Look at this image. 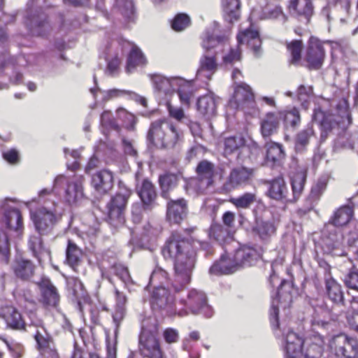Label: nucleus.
<instances>
[{"mask_svg":"<svg viewBox=\"0 0 358 358\" xmlns=\"http://www.w3.org/2000/svg\"><path fill=\"white\" fill-rule=\"evenodd\" d=\"M329 325L328 322L324 321L317 316H314L311 320L313 330L318 333L320 330L327 329Z\"/></svg>","mask_w":358,"mask_h":358,"instance_id":"nucleus-64","label":"nucleus"},{"mask_svg":"<svg viewBox=\"0 0 358 358\" xmlns=\"http://www.w3.org/2000/svg\"><path fill=\"white\" fill-rule=\"evenodd\" d=\"M287 9L291 16L308 22L313 14L314 6L313 0H289Z\"/></svg>","mask_w":358,"mask_h":358,"instance_id":"nucleus-14","label":"nucleus"},{"mask_svg":"<svg viewBox=\"0 0 358 358\" xmlns=\"http://www.w3.org/2000/svg\"><path fill=\"white\" fill-rule=\"evenodd\" d=\"M34 266L29 260L20 259L16 261L14 271L17 276L22 279H28L32 276Z\"/></svg>","mask_w":358,"mask_h":358,"instance_id":"nucleus-42","label":"nucleus"},{"mask_svg":"<svg viewBox=\"0 0 358 358\" xmlns=\"http://www.w3.org/2000/svg\"><path fill=\"white\" fill-rule=\"evenodd\" d=\"M197 110L204 117L209 119L216 114L217 103L215 97L207 94L197 101Z\"/></svg>","mask_w":358,"mask_h":358,"instance_id":"nucleus-28","label":"nucleus"},{"mask_svg":"<svg viewBox=\"0 0 358 358\" xmlns=\"http://www.w3.org/2000/svg\"><path fill=\"white\" fill-rule=\"evenodd\" d=\"M153 86L160 94L171 96L176 91L181 103L189 105L194 94V86L191 81L180 77L166 78L162 75H154L152 77Z\"/></svg>","mask_w":358,"mask_h":358,"instance_id":"nucleus-2","label":"nucleus"},{"mask_svg":"<svg viewBox=\"0 0 358 358\" xmlns=\"http://www.w3.org/2000/svg\"><path fill=\"white\" fill-rule=\"evenodd\" d=\"M331 345L338 356L344 358L358 357V341L356 338L345 334H339L333 338Z\"/></svg>","mask_w":358,"mask_h":358,"instance_id":"nucleus-10","label":"nucleus"},{"mask_svg":"<svg viewBox=\"0 0 358 358\" xmlns=\"http://www.w3.org/2000/svg\"><path fill=\"white\" fill-rule=\"evenodd\" d=\"M166 106L169 113L171 117L178 121H181L185 117V113L182 108L174 107L170 102H167Z\"/></svg>","mask_w":358,"mask_h":358,"instance_id":"nucleus-61","label":"nucleus"},{"mask_svg":"<svg viewBox=\"0 0 358 358\" xmlns=\"http://www.w3.org/2000/svg\"><path fill=\"white\" fill-rule=\"evenodd\" d=\"M101 124L106 129H117L118 125L113 117L112 113L108 111H104L101 115Z\"/></svg>","mask_w":358,"mask_h":358,"instance_id":"nucleus-58","label":"nucleus"},{"mask_svg":"<svg viewBox=\"0 0 358 358\" xmlns=\"http://www.w3.org/2000/svg\"><path fill=\"white\" fill-rule=\"evenodd\" d=\"M306 179V173L305 171H299L295 173L291 178L293 194L295 199L298 198L304 187Z\"/></svg>","mask_w":358,"mask_h":358,"instance_id":"nucleus-47","label":"nucleus"},{"mask_svg":"<svg viewBox=\"0 0 358 358\" xmlns=\"http://www.w3.org/2000/svg\"><path fill=\"white\" fill-rule=\"evenodd\" d=\"M324 59V50L320 41L314 37L309 40L306 51V59L309 66L313 69H319Z\"/></svg>","mask_w":358,"mask_h":358,"instance_id":"nucleus-16","label":"nucleus"},{"mask_svg":"<svg viewBox=\"0 0 358 358\" xmlns=\"http://www.w3.org/2000/svg\"><path fill=\"white\" fill-rule=\"evenodd\" d=\"M43 303L52 307H56L59 301V296L57 289L50 283L48 282L43 288Z\"/></svg>","mask_w":358,"mask_h":358,"instance_id":"nucleus-41","label":"nucleus"},{"mask_svg":"<svg viewBox=\"0 0 358 358\" xmlns=\"http://www.w3.org/2000/svg\"><path fill=\"white\" fill-rule=\"evenodd\" d=\"M224 153L225 155H231L240 150L245 146V140L241 135L226 137L224 139Z\"/></svg>","mask_w":358,"mask_h":358,"instance_id":"nucleus-37","label":"nucleus"},{"mask_svg":"<svg viewBox=\"0 0 358 358\" xmlns=\"http://www.w3.org/2000/svg\"><path fill=\"white\" fill-rule=\"evenodd\" d=\"M287 49L292 57V62H299L301 59V52L303 48L302 42L295 40L287 44Z\"/></svg>","mask_w":358,"mask_h":358,"instance_id":"nucleus-57","label":"nucleus"},{"mask_svg":"<svg viewBox=\"0 0 358 358\" xmlns=\"http://www.w3.org/2000/svg\"><path fill=\"white\" fill-rule=\"evenodd\" d=\"M163 338L169 344L176 343L179 338L178 332L174 329L168 328L164 331Z\"/></svg>","mask_w":358,"mask_h":358,"instance_id":"nucleus-63","label":"nucleus"},{"mask_svg":"<svg viewBox=\"0 0 358 358\" xmlns=\"http://www.w3.org/2000/svg\"><path fill=\"white\" fill-rule=\"evenodd\" d=\"M256 200V195L252 193H245L236 198L230 199L229 201L238 208H248Z\"/></svg>","mask_w":358,"mask_h":358,"instance_id":"nucleus-51","label":"nucleus"},{"mask_svg":"<svg viewBox=\"0 0 358 358\" xmlns=\"http://www.w3.org/2000/svg\"><path fill=\"white\" fill-rule=\"evenodd\" d=\"M92 184L99 194L107 193L113 187L114 178L113 173L105 169L97 172L92 177Z\"/></svg>","mask_w":358,"mask_h":358,"instance_id":"nucleus-21","label":"nucleus"},{"mask_svg":"<svg viewBox=\"0 0 358 358\" xmlns=\"http://www.w3.org/2000/svg\"><path fill=\"white\" fill-rule=\"evenodd\" d=\"M182 138V133L166 120L152 122L148 138L155 146L161 148H173Z\"/></svg>","mask_w":358,"mask_h":358,"instance_id":"nucleus-3","label":"nucleus"},{"mask_svg":"<svg viewBox=\"0 0 358 358\" xmlns=\"http://www.w3.org/2000/svg\"><path fill=\"white\" fill-rule=\"evenodd\" d=\"M66 261L67 264L75 271H78V266L81 262L82 251L72 241H69L66 251Z\"/></svg>","mask_w":358,"mask_h":358,"instance_id":"nucleus-35","label":"nucleus"},{"mask_svg":"<svg viewBox=\"0 0 358 358\" xmlns=\"http://www.w3.org/2000/svg\"><path fill=\"white\" fill-rule=\"evenodd\" d=\"M234 99L237 107L243 109L253 108L255 106V96L251 87L245 83L236 85Z\"/></svg>","mask_w":358,"mask_h":358,"instance_id":"nucleus-18","label":"nucleus"},{"mask_svg":"<svg viewBox=\"0 0 358 358\" xmlns=\"http://www.w3.org/2000/svg\"><path fill=\"white\" fill-rule=\"evenodd\" d=\"M344 282L349 289L358 292V269L352 268L345 276Z\"/></svg>","mask_w":358,"mask_h":358,"instance_id":"nucleus-55","label":"nucleus"},{"mask_svg":"<svg viewBox=\"0 0 358 358\" xmlns=\"http://www.w3.org/2000/svg\"><path fill=\"white\" fill-rule=\"evenodd\" d=\"M222 59L225 64H231L241 59V52L238 48L231 49L228 53L223 56Z\"/></svg>","mask_w":358,"mask_h":358,"instance_id":"nucleus-60","label":"nucleus"},{"mask_svg":"<svg viewBox=\"0 0 358 358\" xmlns=\"http://www.w3.org/2000/svg\"><path fill=\"white\" fill-rule=\"evenodd\" d=\"M190 19L186 14L180 13L173 19L171 27L176 31H181L189 26Z\"/></svg>","mask_w":358,"mask_h":358,"instance_id":"nucleus-54","label":"nucleus"},{"mask_svg":"<svg viewBox=\"0 0 358 358\" xmlns=\"http://www.w3.org/2000/svg\"><path fill=\"white\" fill-rule=\"evenodd\" d=\"M253 230L256 231L261 238L264 239L275 231L273 224L263 220H257L256 225Z\"/></svg>","mask_w":358,"mask_h":358,"instance_id":"nucleus-52","label":"nucleus"},{"mask_svg":"<svg viewBox=\"0 0 358 358\" xmlns=\"http://www.w3.org/2000/svg\"><path fill=\"white\" fill-rule=\"evenodd\" d=\"M115 272L117 276L126 285L131 281L128 269L122 266L119 265L115 267Z\"/></svg>","mask_w":358,"mask_h":358,"instance_id":"nucleus-62","label":"nucleus"},{"mask_svg":"<svg viewBox=\"0 0 358 358\" xmlns=\"http://www.w3.org/2000/svg\"><path fill=\"white\" fill-rule=\"evenodd\" d=\"M326 290L329 298L335 303L342 302L343 293L341 285L332 278H326Z\"/></svg>","mask_w":358,"mask_h":358,"instance_id":"nucleus-40","label":"nucleus"},{"mask_svg":"<svg viewBox=\"0 0 358 358\" xmlns=\"http://www.w3.org/2000/svg\"><path fill=\"white\" fill-rule=\"evenodd\" d=\"M83 180L81 176L67 179L64 176L59 175L55 179L54 187L66 184L64 199L69 204H74L83 197Z\"/></svg>","mask_w":358,"mask_h":358,"instance_id":"nucleus-8","label":"nucleus"},{"mask_svg":"<svg viewBox=\"0 0 358 358\" xmlns=\"http://www.w3.org/2000/svg\"><path fill=\"white\" fill-rule=\"evenodd\" d=\"M221 6L227 21L233 22L238 20L241 15L240 0H221Z\"/></svg>","mask_w":358,"mask_h":358,"instance_id":"nucleus-29","label":"nucleus"},{"mask_svg":"<svg viewBox=\"0 0 358 358\" xmlns=\"http://www.w3.org/2000/svg\"><path fill=\"white\" fill-rule=\"evenodd\" d=\"M283 117L286 122L293 127L298 126L301 122L299 111L296 108H293L286 114H283Z\"/></svg>","mask_w":358,"mask_h":358,"instance_id":"nucleus-59","label":"nucleus"},{"mask_svg":"<svg viewBox=\"0 0 358 358\" xmlns=\"http://www.w3.org/2000/svg\"><path fill=\"white\" fill-rule=\"evenodd\" d=\"M147 60L141 50L136 45H134L130 51L127 59L126 70L131 73L136 66H143Z\"/></svg>","mask_w":358,"mask_h":358,"instance_id":"nucleus-36","label":"nucleus"},{"mask_svg":"<svg viewBox=\"0 0 358 358\" xmlns=\"http://www.w3.org/2000/svg\"><path fill=\"white\" fill-rule=\"evenodd\" d=\"M34 338L36 341L38 348L41 351L45 352L51 348L52 340L50 334L43 327H37L34 334Z\"/></svg>","mask_w":358,"mask_h":358,"instance_id":"nucleus-44","label":"nucleus"},{"mask_svg":"<svg viewBox=\"0 0 358 358\" xmlns=\"http://www.w3.org/2000/svg\"><path fill=\"white\" fill-rule=\"evenodd\" d=\"M102 99L103 101H108L111 99L129 95L131 96L133 92L124 90L112 89L109 90L102 91Z\"/></svg>","mask_w":358,"mask_h":358,"instance_id":"nucleus-56","label":"nucleus"},{"mask_svg":"<svg viewBox=\"0 0 358 358\" xmlns=\"http://www.w3.org/2000/svg\"><path fill=\"white\" fill-rule=\"evenodd\" d=\"M210 236L222 244L232 240L233 233L228 227L220 224H215L210 227Z\"/></svg>","mask_w":358,"mask_h":358,"instance_id":"nucleus-38","label":"nucleus"},{"mask_svg":"<svg viewBox=\"0 0 358 358\" xmlns=\"http://www.w3.org/2000/svg\"><path fill=\"white\" fill-rule=\"evenodd\" d=\"M285 350L290 357L295 358L301 355L305 340H303L296 333L289 330L285 334Z\"/></svg>","mask_w":358,"mask_h":358,"instance_id":"nucleus-25","label":"nucleus"},{"mask_svg":"<svg viewBox=\"0 0 358 358\" xmlns=\"http://www.w3.org/2000/svg\"><path fill=\"white\" fill-rule=\"evenodd\" d=\"M5 223L10 230L17 231L22 226V216L15 208L8 209L5 213Z\"/></svg>","mask_w":358,"mask_h":358,"instance_id":"nucleus-43","label":"nucleus"},{"mask_svg":"<svg viewBox=\"0 0 358 358\" xmlns=\"http://www.w3.org/2000/svg\"><path fill=\"white\" fill-rule=\"evenodd\" d=\"M239 269L234 255L232 257L222 255L209 270L211 274L222 275L232 273Z\"/></svg>","mask_w":358,"mask_h":358,"instance_id":"nucleus-22","label":"nucleus"},{"mask_svg":"<svg viewBox=\"0 0 358 358\" xmlns=\"http://www.w3.org/2000/svg\"><path fill=\"white\" fill-rule=\"evenodd\" d=\"M166 204V216L169 222L178 224L187 215V203L184 199H175L173 197L168 199Z\"/></svg>","mask_w":358,"mask_h":358,"instance_id":"nucleus-15","label":"nucleus"},{"mask_svg":"<svg viewBox=\"0 0 358 358\" xmlns=\"http://www.w3.org/2000/svg\"><path fill=\"white\" fill-rule=\"evenodd\" d=\"M315 136V131L312 124H308L307 127L301 130L296 136L295 148L297 151H303L308 145L310 139Z\"/></svg>","mask_w":358,"mask_h":358,"instance_id":"nucleus-39","label":"nucleus"},{"mask_svg":"<svg viewBox=\"0 0 358 358\" xmlns=\"http://www.w3.org/2000/svg\"><path fill=\"white\" fill-rule=\"evenodd\" d=\"M324 341L320 336L312 338H306L302 346L301 354H303L305 358H320L323 352Z\"/></svg>","mask_w":358,"mask_h":358,"instance_id":"nucleus-23","label":"nucleus"},{"mask_svg":"<svg viewBox=\"0 0 358 358\" xmlns=\"http://www.w3.org/2000/svg\"><path fill=\"white\" fill-rule=\"evenodd\" d=\"M192 230H186L185 234L175 232L166 242L162 250L165 258L174 261V276L171 281V291L177 293L183 290L190 282L192 271L196 262L195 243L207 246L190 236Z\"/></svg>","mask_w":358,"mask_h":358,"instance_id":"nucleus-1","label":"nucleus"},{"mask_svg":"<svg viewBox=\"0 0 358 358\" xmlns=\"http://www.w3.org/2000/svg\"><path fill=\"white\" fill-rule=\"evenodd\" d=\"M354 215L353 209L348 206H343L336 210L331 219L329 224L336 227H343L350 222Z\"/></svg>","mask_w":358,"mask_h":358,"instance_id":"nucleus-32","label":"nucleus"},{"mask_svg":"<svg viewBox=\"0 0 358 358\" xmlns=\"http://www.w3.org/2000/svg\"><path fill=\"white\" fill-rule=\"evenodd\" d=\"M181 303L193 314L203 313L208 317L212 315L207 303V296L201 290L192 289L189 291L187 298L181 300Z\"/></svg>","mask_w":358,"mask_h":358,"instance_id":"nucleus-9","label":"nucleus"},{"mask_svg":"<svg viewBox=\"0 0 358 358\" xmlns=\"http://www.w3.org/2000/svg\"><path fill=\"white\" fill-rule=\"evenodd\" d=\"M138 194L141 198L144 208L145 209H151L157 197L155 188L152 183L148 180H144L138 188Z\"/></svg>","mask_w":358,"mask_h":358,"instance_id":"nucleus-26","label":"nucleus"},{"mask_svg":"<svg viewBox=\"0 0 358 358\" xmlns=\"http://www.w3.org/2000/svg\"><path fill=\"white\" fill-rule=\"evenodd\" d=\"M196 173L201 190H204L213 185L215 176V168L213 163L207 160H202L198 164Z\"/></svg>","mask_w":358,"mask_h":358,"instance_id":"nucleus-17","label":"nucleus"},{"mask_svg":"<svg viewBox=\"0 0 358 358\" xmlns=\"http://www.w3.org/2000/svg\"><path fill=\"white\" fill-rule=\"evenodd\" d=\"M287 187L282 178L278 177L269 183L268 195L271 199L275 200L284 199L287 197Z\"/></svg>","mask_w":358,"mask_h":358,"instance_id":"nucleus-33","label":"nucleus"},{"mask_svg":"<svg viewBox=\"0 0 358 358\" xmlns=\"http://www.w3.org/2000/svg\"><path fill=\"white\" fill-rule=\"evenodd\" d=\"M338 114L335 115L329 112H324L320 108H315L312 116V121L319 124L323 133H328L338 124L351 123V116L349 113L348 104L346 100H342L337 105Z\"/></svg>","mask_w":358,"mask_h":358,"instance_id":"nucleus-4","label":"nucleus"},{"mask_svg":"<svg viewBox=\"0 0 358 358\" xmlns=\"http://www.w3.org/2000/svg\"><path fill=\"white\" fill-rule=\"evenodd\" d=\"M254 170L245 167L235 168L231 170L226 187L229 189H234L247 183L252 177Z\"/></svg>","mask_w":358,"mask_h":358,"instance_id":"nucleus-20","label":"nucleus"},{"mask_svg":"<svg viewBox=\"0 0 358 358\" xmlns=\"http://www.w3.org/2000/svg\"><path fill=\"white\" fill-rule=\"evenodd\" d=\"M4 319L8 326L13 329H21L24 327V322L22 318L21 314L13 307L7 308Z\"/></svg>","mask_w":358,"mask_h":358,"instance_id":"nucleus-45","label":"nucleus"},{"mask_svg":"<svg viewBox=\"0 0 358 358\" xmlns=\"http://www.w3.org/2000/svg\"><path fill=\"white\" fill-rule=\"evenodd\" d=\"M130 194L127 190L118 192L111 198L107 205L108 221L115 227L122 225L125 222V210Z\"/></svg>","mask_w":358,"mask_h":358,"instance_id":"nucleus-6","label":"nucleus"},{"mask_svg":"<svg viewBox=\"0 0 358 358\" xmlns=\"http://www.w3.org/2000/svg\"><path fill=\"white\" fill-rule=\"evenodd\" d=\"M234 257L240 269L244 266H251L257 259L258 255L255 249L243 247L236 251Z\"/></svg>","mask_w":358,"mask_h":358,"instance_id":"nucleus-27","label":"nucleus"},{"mask_svg":"<svg viewBox=\"0 0 358 358\" xmlns=\"http://www.w3.org/2000/svg\"><path fill=\"white\" fill-rule=\"evenodd\" d=\"M283 118L282 112H269L261 120V134L264 138L270 137L277 132Z\"/></svg>","mask_w":358,"mask_h":358,"instance_id":"nucleus-19","label":"nucleus"},{"mask_svg":"<svg viewBox=\"0 0 358 358\" xmlns=\"http://www.w3.org/2000/svg\"><path fill=\"white\" fill-rule=\"evenodd\" d=\"M350 6V0H331L322 8L321 14L329 21L337 17L343 22L345 17L349 15Z\"/></svg>","mask_w":358,"mask_h":358,"instance_id":"nucleus-13","label":"nucleus"},{"mask_svg":"<svg viewBox=\"0 0 358 358\" xmlns=\"http://www.w3.org/2000/svg\"><path fill=\"white\" fill-rule=\"evenodd\" d=\"M68 289L76 298H83L85 296L84 286L82 282L76 277H69L66 280Z\"/></svg>","mask_w":358,"mask_h":358,"instance_id":"nucleus-49","label":"nucleus"},{"mask_svg":"<svg viewBox=\"0 0 358 358\" xmlns=\"http://www.w3.org/2000/svg\"><path fill=\"white\" fill-rule=\"evenodd\" d=\"M117 115L118 118L122 120L123 124L127 129H134L136 124V117L131 113L124 108H120L117 110Z\"/></svg>","mask_w":358,"mask_h":358,"instance_id":"nucleus-53","label":"nucleus"},{"mask_svg":"<svg viewBox=\"0 0 358 358\" xmlns=\"http://www.w3.org/2000/svg\"><path fill=\"white\" fill-rule=\"evenodd\" d=\"M237 39L239 44L246 43L252 48L256 55L259 53L261 46V41L257 31L250 29H246L244 31L241 32L237 36Z\"/></svg>","mask_w":358,"mask_h":358,"instance_id":"nucleus-31","label":"nucleus"},{"mask_svg":"<svg viewBox=\"0 0 358 358\" xmlns=\"http://www.w3.org/2000/svg\"><path fill=\"white\" fill-rule=\"evenodd\" d=\"M157 325L155 321L145 320L142 324V330L139 336V350L141 354L149 358H163L157 338Z\"/></svg>","mask_w":358,"mask_h":358,"instance_id":"nucleus-5","label":"nucleus"},{"mask_svg":"<svg viewBox=\"0 0 358 358\" xmlns=\"http://www.w3.org/2000/svg\"><path fill=\"white\" fill-rule=\"evenodd\" d=\"M60 218L61 214L56 207L53 209L41 208L31 214L35 228L41 235L48 234Z\"/></svg>","mask_w":358,"mask_h":358,"instance_id":"nucleus-7","label":"nucleus"},{"mask_svg":"<svg viewBox=\"0 0 358 358\" xmlns=\"http://www.w3.org/2000/svg\"><path fill=\"white\" fill-rule=\"evenodd\" d=\"M29 246L34 255L39 262L50 258V251L43 245L42 239L39 235H34L30 237Z\"/></svg>","mask_w":358,"mask_h":358,"instance_id":"nucleus-34","label":"nucleus"},{"mask_svg":"<svg viewBox=\"0 0 358 358\" xmlns=\"http://www.w3.org/2000/svg\"><path fill=\"white\" fill-rule=\"evenodd\" d=\"M292 285L286 280L280 282L278 288L277 297L272 300L271 318L278 322V306L283 308H289L292 303Z\"/></svg>","mask_w":358,"mask_h":358,"instance_id":"nucleus-11","label":"nucleus"},{"mask_svg":"<svg viewBox=\"0 0 358 358\" xmlns=\"http://www.w3.org/2000/svg\"><path fill=\"white\" fill-rule=\"evenodd\" d=\"M179 180V175L173 173H167L162 176L159 178V182L162 189V196L165 199L174 197L172 192L176 188Z\"/></svg>","mask_w":358,"mask_h":358,"instance_id":"nucleus-30","label":"nucleus"},{"mask_svg":"<svg viewBox=\"0 0 358 358\" xmlns=\"http://www.w3.org/2000/svg\"><path fill=\"white\" fill-rule=\"evenodd\" d=\"M266 158L267 161L271 162L274 164L284 158L285 152L281 145L273 142H270L266 143Z\"/></svg>","mask_w":358,"mask_h":358,"instance_id":"nucleus-46","label":"nucleus"},{"mask_svg":"<svg viewBox=\"0 0 358 358\" xmlns=\"http://www.w3.org/2000/svg\"><path fill=\"white\" fill-rule=\"evenodd\" d=\"M217 69V63L215 55L204 54L199 60L196 75L210 80Z\"/></svg>","mask_w":358,"mask_h":358,"instance_id":"nucleus-24","label":"nucleus"},{"mask_svg":"<svg viewBox=\"0 0 358 358\" xmlns=\"http://www.w3.org/2000/svg\"><path fill=\"white\" fill-rule=\"evenodd\" d=\"M173 302L174 297L171 290L164 286L155 287L151 296V305L154 310H163L171 313Z\"/></svg>","mask_w":358,"mask_h":358,"instance_id":"nucleus-12","label":"nucleus"},{"mask_svg":"<svg viewBox=\"0 0 358 358\" xmlns=\"http://www.w3.org/2000/svg\"><path fill=\"white\" fill-rule=\"evenodd\" d=\"M115 5L125 18L129 20L134 19L135 8L133 0H115Z\"/></svg>","mask_w":358,"mask_h":358,"instance_id":"nucleus-48","label":"nucleus"},{"mask_svg":"<svg viewBox=\"0 0 358 358\" xmlns=\"http://www.w3.org/2000/svg\"><path fill=\"white\" fill-rule=\"evenodd\" d=\"M313 96V87L311 86L300 85L297 90L298 100L301 103L302 107L307 110L309 108L310 101Z\"/></svg>","mask_w":358,"mask_h":358,"instance_id":"nucleus-50","label":"nucleus"}]
</instances>
